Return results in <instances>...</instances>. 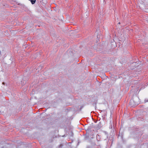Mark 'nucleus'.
Here are the masks:
<instances>
[{"label":"nucleus","mask_w":148,"mask_h":148,"mask_svg":"<svg viewBox=\"0 0 148 148\" xmlns=\"http://www.w3.org/2000/svg\"><path fill=\"white\" fill-rule=\"evenodd\" d=\"M31 1L32 3L33 4L35 3V2H36V0H32Z\"/></svg>","instance_id":"1"},{"label":"nucleus","mask_w":148,"mask_h":148,"mask_svg":"<svg viewBox=\"0 0 148 148\" xmlns=\"http://www.w3.org/2000/svg\"><path fill=\"white\" fill-rule=\"evenodd\" d=\"M2 84H4V83L3 82Z\"/></svg>","instance_id":"2"}]
</instances>
